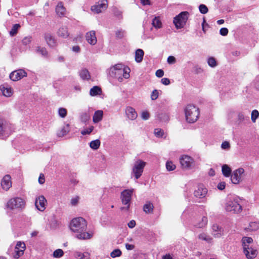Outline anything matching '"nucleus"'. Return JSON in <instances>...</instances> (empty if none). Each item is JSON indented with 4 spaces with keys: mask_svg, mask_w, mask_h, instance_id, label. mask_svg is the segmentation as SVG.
Instances as JSON below:
<instances>
[{
    "mask_svg": "<svg viewBox=\"0 0 259 259\" xmlns=\"http://www.w3.org/2000/svg\"><path fill=\"white\" fill-rule=\"evenodd\" d=\"M45 179L44 174H40L38 178V183L40 184H43L45 183Z\"/></svg>",
    "mask_w": 259,
    "mask_h": 259,
    "instance_id": "obj_62",
    "label": "nucleus"
},
{
    "mask_svg": "<svg viewBox=\"0 0 259 259\" xmlns=\"http://www.w3.org/2000/svg\"><path fill=\"white\" fill-rule=\"evenodd\" d=\"M116 36L118 38H122L125 34L124 31L122 29L118 30L116 31Z\"/></svg>",
    "mask_w": 259,
    "mask_h": 259,
    "instance_id": "obj_55",
    "label": "nucleus"
},
{
    "mask_svg": "<svg viewBox=\"0 0 259 259\" xmlns=\"http://www.w3.org/2000/svg\"><path fill=\"white\" fill-rule=\"evenodd\" d=\"M155 135L158 138L162 137L164 135V131L160 128H156L154 130Z\"/></svg>",
    "mask_w": 259,
    "mask_h": 259,
    "instance_id": "obj_48",
    "label": "nucleus"
},
{
    "mask_svg": "<svg viewBox=\"0 0 259 259\" xmlns=\"http://www.w3.org/2000/svg\"><path fill=\"white\" fill-rule=\"evenodd\" d=\"M199 9L201 13L202 14H206L208 12V9L207 7L203 4H201L199 7Z\"/></svg>",
    "mask_w": 259,
    "mask_h": 259,
    "instance_id": "obj_51",
    "label": "nucleus"
},
{
    "mask_svg": "<svg viewBox=\"0 0 259 259\" xmlns=\"http://www.w3.org/2000/svg\"><path fill=\"white\" fill-rule=\"evenodd\" d=\"M146 164L145 162L140 159L135 162L132 168V174L136 179H138L142 176Z\"/></svg>",
    "mask_w": 259,
    "mask_h": 259,
    "instance_id": "obj_9",
    "label": "nucleus"
},
{
    "mask_svg": "<svg viewBox=\"0 0 259 259\" xmlns=\"http://www.w3.org/2000/svg\"><path fill=\"white\" fill-rule=\"evenodd\" d=\"M198 238L199 240L204 241L207 243L210 244L213 242L212 238L204 232L200 233L198 236Z\"/></svg>",
    "mask_w": 259,
    "mask_h": 259,
    "instance_id": "obj_27",
    "label": "nucleus"
},
{
    "mask_svg": "<svg viewBox=\"0 0 259 259\" xmlns=\"http://www.w3.org/2000/svg\"><path fill=\"white\" fill-rule=\"evenodd\" d=\"M250 227L251 230H256L259 228V224L256 222H251L250 224Z\"/></svg>",
    "mask_w": 259,
    "mask_h": 259,
    "instance_id": "obj_57",
    "label": "nucleus"
},
{
    "mask_svg": "<svg viewBox=\"0 0 259 259\" xmlns=\"http://www.w3.org/2000/svg\"><path fill=\"white\" fill-rule=\"evenodd\" d=\"M0 89L2 92L3 95L6 97H10L13 94V90L11 87H9L8 86H2L0 87Z\"/></svg>",
    "mask_w": 259,
    "mask_h": 259,
    "instance_id": "obj_31",
    "label": "nucleus"
},
{
    "mask_svg": "<svg viewBox=\"0 0 259 259\" xmlns=\"http://www.w3.org/2000/svg\"><path fill=\"white\" fill-rule=\"evenodd\" d=\"M125 114L127 117L130 120H135L137 117V113L135 109L131 107H127L125 109Z\"/></svg>",
    "mask_w": 259,
    "mask_h": 259,
    "instance_id": "obj_21",
    "label": "nucleus"
},
{
    "mask_svg": "<svg viewBox=\"0 0 259 259\" xmlns=\"http://www.w3.org/2000/svg\"><path fill=\"white\" fill-rule=\"evenodd\" d=\"M258 117L259 112L256 109L252 110L251 113V119L252 122L255 123Z\"/></svg>",
    "mask_w": 259,
    "mask_h": 259,
    "instance_id": "obj_41",
    "label": "nucleus"
},
{
    "mask_svg": "<svg viewBox=\"0 0 259 259\" xmlns=\"http://www.w3.org/2000/svg\"><path fill=\"white\" fill-rule=\"evenodd\" d=\"M221 148L223 150H229L230 148V144L228 141H224L221 144Z\"/></svg>",
    "mask_w": 259,
    "mask_h": 259,
    "instance_id": "obj_52",
    "label": "nucleus"
},
{
    "mask_svg": "<svg viewBox=\"0 0 259 259\" xmlns=\"http://www.w3.org/2000/svg\"><path fill=\"white\" fill-rule=\"evenodd\" d=\"M180 163L182 169L189 170L194 167V160L188 155H182L179 159Z\"/></svg>",
    "mask_w": 259,
    "mask_h": 259,
    "instance_id": "obj_7",
    "label": "nucleus"
},
{
    "mask_svg": "<svg viewBox=\"0 0 259 259\" xmlns=\"http://www.w3.org/2000/svg\"><path fill=\"white\" fill-rule=\"evenodd\" d=\"M66 9L63 6V3L60 2L58 4L56 8L57 14L59 16H63L65 13Z\"/></svg>",
    "mask_w": 259,
    "mask_h": 259,
    "instance_id": "obj_33",
    "label": "nucleus"
},
{
    "mask_svg": "<svg viewBox=\"0 0 259 259\" xmlns=\"http://www.w3.org/2000/svg\"><path fill=\"white\" fill-rule=\"evenodd\" d=\"M27 76V72L23 69H18L10 74V78L13 81H18Z\"/></svg>",
    "mask_w": 259,
    "mask_h": 259,
    "instance_id": "obj_15",
    "label": "nucleus"
},
{
    "mask_svg": "<svg viewBox=\"0 0 259 259\" xmlns=\"http://www.w3.org/2000/svg\"><path fill=\"white\" fill-rule=\"evenodd\" d=\"M74 256L76 259H90L91 254L87 251L81 252L79 251H75L74 252Z\"/></svg>",
    "mask_w": 259,
    "mask_h": 259,
    "instance_id": "obj_22",
    "label": "nucleus"
},
{
    "mask_svg": "<svg viewBox=\"0 0 259 259\" xmlns=\"http://www.w3.org/2000/svg\"><path fill=\"white\" fill-rule=\"evenodd\" d=\"M47 203V200L43 195L39 196L35 199V205L36 208L40 211H43L45 210Z\"/></svg>",
    "mask_w": 259,
    "mask_h": 259,
    "instance_id": "obj_14",
    "label": "nucleus"
},
{
    "mask_svg": "<svg viewBox=\"0 0 259 259\" xmlns=\"http://www.w3.org/2000/svg\"><path fill=\"white\" fill-rule=\"evenodd\" d=\"M158 118L161 121L166 122L169 119V116L166 113H161L158 115Z\"/></svg>",
    "mask_w": 259,
    "mask_h": 259,
    "instance_id": "obj_39",
    "label": "nucleus"
},
{
    "mask_svg": "<svg viewBox=\"0 0 259 259\" xmlns=\"http://www.w3.org/2000/svg\"><path fill=\"white\" fill-rule=\"evenodd\" d=\"M58 114L62 118H64L67 115V110L64 108H60L58 110Z\"/></svg>",
    "mask_w": 259,
    "mask_h": 259,
    "instance_id": "obj_49",
    "label": "nucleus"
},
{
    "mask_svg": "<svg viewBox=\"0 0 259 259\" xmlns=\"http://www.w3.org/2000/svg\"><path fill=\"white\" fill-rule=\"evenodd\" d=\"M94 130L93 126H90L89 128L84 129L81 131V134L82 135H85L87 134H90Z\"/></svg>",
    "mask_w": 259,
    "mask_h": 259,
    "instance_id": "obj_50",
    "label": "nucleus"
},
{
    "mask_svg": "<svg viewBox=\"0 0 259 259\" xmlns=\"http://www.w3.org/2000/svg\"><path fill=\"white\" fill-rule=\"evenodd\" d=\"M212 234L215 238H221L224 235V230L217 224L212 226Z\"/></svg>",
    "mask_w": 259,
    "mask_h": 259,
    "instance_id": "obj_19",
    "label": "nucleus"
},
{
    "mask_svg": "<svg viewBox=\"0 0 259 259\" xmlns=\"http://www.w3.org/2000/svg\"><path fill=\"white\" fill-rule=\"evenodd\" d=\"M103 116V112L102 110H99L96 111L93 117V121L96 123L102 120Z\"/></svg>",
    "mask_w": 259,
    "mask_h": 259,
    "instance_id": "obj_28",
    "label": "nucleus"
},
{
    "mask_svg": "<svg viewBox=\"0 0 259 259\" xmlns=\"http://www.w3.org/2000/svg\"><path fill=\"white\" fill-rule=\"evenodd\" d=\"M25 201L18 197L11 198L6 204L7 207L11 210L22 209L25 207Z\"/></svg>",
    "mask_w": 259,
    "mask_h": 259,
    "instance_id": "obj_5",
    "label": "nucleus"
},
{
    "mask_svg": "<svg viewBox=\"0 0 259 259\" xmlns=\"http://www.w3.org/2000/svg\"><path fill=\"white\" fill-rule=\"evenodd\" d=\"M32 41V37L31 36H26L22 39V44L24 45H27L29 44Z\"/></svg>",
    "mask_w": 259,
    "mask_h": 259,
    "instance_id": "obj_53",
    "label": "nucleus"
},
{
    "mask_svg": "<svg viewBox=\"0 0 259 259\" xmlns=\"http://www.w3.org/2000/svg\"><path fill=\"white\" fill-rule=\"evenodd\" d=\"M102 93L101 89L98 86H94L91 89L90 91V95L91 96H96L101 95Z\"/></svg>",
    "mask_w": 259,
    "mask_h": 259,
    "instance_id": "obj_37",
    "label": "nucleus"
},
{
    "mask_svg": "<svg viewBox=\"0 0 259 259\" xmlns=\"http://www.w3.org/2000/svg\"><path fill=\"white\" fill-rule=\"evenodd\" d=\"M87 222L82 217L73 219L69 225L70 230L74 233L75 237L79 240H88L93 237V232L87 231Z\"/></svg>",
    "mask_w": 259,
    "mask_h": 259,
    "instance_id": "obj_1",
    "label": "nucleus"
},
{
    "mask_svg": "<svg viewBox=\"0 0 259 259\" xmlns=\"http://www.w3.org/2000/svg\"><path fill=\"white\" fill-rule=\"evenodd\" d=\"M150 117L149 113L147 111H144L141 113V118L143 120H147Z\"/></svg>",
    "mask_w": 259,
    "mask_h": 259,
    "instance_id": "obj_56",
    "label": "nucleus"
},
{
    "mask_svg": "<svg viewBox=\"0 0 259 259\" xmlns=\"http://www.w3.org/2000/svg\"><path fill=\"white\" fill-rule=\"evenodd\" d=\"M154 206L150 202H147L143 206V210L146 213H152Z\"/></svg>",
    "mask_w": 259,
    "mask_h": 259,
    "instance_id": "obj_34",
    "label": "nucleus"
},
{
    "mask_svg": "<svg viewBox=\"0 0 259 259\" xmlns=\"http://www.w3.org/2000/svg\"><path fill=\"white\" fill-rule=\"evenodd\" d=\"M244 253L247 258L252 259L256 256L257 251L255 248L250 246L249 249H247L244 252Z\"/></svg>",
    "mask_w": 259,
    "mask_h": 259,
    "instance_id": "obj_23",
    "label": "nucleus"
},
{
    "mask_svg": "<svg viewBox=\"0 0 259 259\" xmlns=\"http://www.w3.org/2000/svg\"><path fill=\"white\" fill-rule=\"evenodd\" d=\"M68 28L65 26L60 27L57 31V35L59 37L67 38L69 36Z\"/></svg>",
    "mask_w": 259,
    "mask_h": 259,
    "instance_id": "obj_25",
    "label": "nucleus"
},
{
    "mask_svg": "<svg viewBox=\"0 0 259 259\" xmlns=\"http://www.w3.org/2000/svg\"><path fill=\"white\" fill-rule=\"evenodd\" d=\"M185 118L189 123H194L199 118L200 111L198 107L192 105H187L184 109Z\"/></svg>",
    "mask_w": 259,
    "mask_h": 259,
    "instance_id": "obj_4",
    "label": "nucleus"
},
{
    "mask_svg": "<svg viewBox=\"0 0 259 259\" xmlns=\"http://www.w3.org/2000/svg\"><path fill=\"white\" fill-rule=\"evenodd\" d=\"M100 144V141L98 139H97L96 140L91 141L90 143V146L92 149L97 150L99 148Z\"/></svg>",
    "mask_w": 259,
    "mask_h": 259,
    "instance_id": "obj_38",
    "label": "nucleus"
},
{
    "mask_svg": "<svg viewBox=\"0 0 259 259\" xmlns=\"http://www.w3.org/2000/svg\"><path fill=\"white\" fill-rule=\"evenodd\" d=\"M107 7V0H100L91 7V10L95 14H99L105 11Z\"/></svg>",
    "mask_w": 259,
    "mask_h": 259,
    "instance_id": "obj_10",
    "label": "nucleus"
},
{
    "mask_svg": "<svg viewBox=\"0 0 259 259\" xmlns=\"http://www.w3.org/2000/svg\"><path fill=\"white\" fill-rule=\"evenodd\" d=\"M241 201V199L237 197H229L225 204V209L228 212L239 213L242 210Z\"/></svg>",
    "mask_w": 259,
    "mask_h": 259,
    "instance_id": "obj_3",
    "label": "nucleus"
},
{
    "mask_svg": "<svg viewBox=\"0 0 259 259\" xmlns=\"http://www.w3.org/2000/svg\"><path fill=\"white\" fill-rule=\"evenodd\" d=\"M85 39L91 45L94 46L96 44L97 41L96 32L94 30L90 31L85 34Z\"/></svg>",
    "mask_w": 259,
    "mask_h": 259,
    "instance_id": "obj_18",
    "label": "nucleus"
},
{
    "mask_svg": "<svg viewBox=\"0 0 259 259\" xmlns=\"http://www.w3.org/2000/svg\"><path fill=\"white\" fill-rule=\"evenodd\" d=\"M131 72L130 68L121 63L117 64L111 66L108 70V74L112 77L117 78L121 82L123 78L128 79Z\"/></svg>",
    "mask_w": 259,
    "mask_h": 259,
    "instance_id": "obj_2",
    "label": "nucleus"
},
{
    "mask_svg": "<svg viewBox=\"0 0 259 259\" xmlns=\"http://www.w3.org/2000/svg\"><path fill=\"white\" fill-rule=\"evenodd\" d=\"M70 131L69 124H66L58 130L57 135L59 137H62L66 135Z\"/></svg>",
    "mask_w": 259,
    "mask_h": 259,
    "instance_id": "obj_32",
    "label": "nucleus"
},
{
    "mask_svg": "<svg viewBox=\"0 0 259 259\" xmlns=\"http://www.w3.org/2000/svg\"><path fill=\"white\" fill-rule=\"evenodd\" d=\"M45 38L46 42L51 48L55 47L56 46V41L54 37L50 34H46Z\"/></svg>",
    "mask_w": 259,
    "mask_h": 259,
    "instance_id": "obj_26",
    "label": "nucleus"
},
{
    "mask_svg": "<svg viewBox=\"0 0 259 259\" xmlns=\"http://www.w3.org/2000/svg\"><path fill=\"white\" fill-rule=\"evenodd\" d=\"M222 171L223 175L226 177H229L231 176V169L227 164H224L222 166Z\"/></svg>",
    "mask_w": 259,
    "mask_h": 259,
    "instance_id": "obj_36",
    "label": "nucleus"
},
{
    "mask_svg": "<svg viewBox=\"0 0 259 259\" xmlns=\"http://www.w3.org/2000/svg\"><path fill=\"white\" fill-rule=\"evenodd\" d=\"M81 121L83 122H86L90 118V115L89 113L84 112L82 113L80 116Z\"/></svg>",
    "mask_w": 259,
    "mask_h": 259,
    "instance_id": "obj_46",
    "label": "nucleus"
},
{
    "mask_svg": "<svg viewBox=\"0 0 259 259\" xmlns=\"http://www.w3.org/2000/svg\"><path fill=\"white\" fill-rule=\"evenodd\" d=\"M243 168H239L234 170L231 176V181L233 184H238L242 181V175L244 173Z\"/></svg>",
    "mask_w": 259,
    "mask_h": 259,
    "instance_id": "obj_11",
    "label": "nucleus"
},
{
    "mask_svg": "<svg viewBox=\"0 0 259 259\" xmlns=\"http://www.w3.org/2000/svg\"><path fill=\"white\" fill-rule=\"evenodd\" d=\"M188 16L189 13L185 11L181 12L174 18V23L177 29L182 28L184 26L188 20Z\"/></svg>",
    "mask_w": 259,
    "mask_h": 259,
    "instance_id": "obj_8",
    "label": "nucleus"
},
{
    "mask_svg": "<svg viewBox=\"0 0 259 259\" xmlns=\"http://www.w3.org/2000/svg\"><path fill=\"white\" fill-rule=\"evenodd\" d=\"M134 191V189H125L121 193L120 199L123 204L126 205L125 207L120 208L121 210L125 209L128 210L130 208V203L131 200L132 196Z\"/></svg>",
    "mask_w": 259,
    "mask_h": 259,
    "instance_id": "obj_6",
    "label": "nucleus"
},
{
    "mask_svg": "<svg viewBox=\"0 0 259 259\" xmlns=\"http://www.w3.org/2000/svg\"><path fill=\"white\" fill-rule=\"evenodd\" d=\"M220 33L223 36H226L228 33V30L226 28H222L220 30Z\"/></svg>",
    "mask_w": 259,
    "mask_h": 259,
    "instance_id": "obj_59",
    "label": "nucleus"
},
{
    "mask_svg": "<svg viewBox=\"0 0 259 259\" xmlns=\"http://www.w3.org/2000/svg\"><path fill=\"white\" fill-rule=\"evenodd\" d=\"M238 119L240 121H243L245 119L244 114L242 112H239L237 114Z\"/></svg>",
    "mask_w": 259,
    "mask_h": 259,
    "instance_id": "obj_64",
    "label": "nucleus"
},
{
    "mask_svg": "<svg viewBox=\"0 0 259 259\" xmlns=\"http://www.w3.org/2000/svg\"><path fill=\"white\" fill-rule=\"evenodd\" d=\"M166 168L168 171H172L176 168V165L171 161H167L166 163Z\"/></svg>",
    "mask_w": 259,
    "mask_h": 259,
    "instance_id": "obj_43",
    "label": "nucleus"
},
{
    "mask_svg": "<svg viewBox=\"0 0 259 259\" xmlns=\"http://www.w3.org/2000/svg\"><path fill=\"white\" fill-rule=\"evenodd\" d=\"M79 76L83 80H89L91 79V75L89 70L85 68H83L79 72Z\"/></svg>",
    "mask_w": 259,
    "mask_h": 259,
    "instance_id": "obj_29",
    "label": "nucleus"
},
{
    "mask_svg": "<svg viewBox=\"0 0 259 259\" xmlns=\"http://www.w3.org/2000/svg\"><path fill=\"white\" fill-rule=\"evenodd\" d=\"M26 249V245L24 242L18 241L14 248L13 256L15 259H18L24 254Z\"/></svg>",
    "mask_w": 259,
    "mask_h": 259,
    "instance_id": "obj_12",
    "label": "nucleus"
},
{
    "mask_svg": "<svg viewBox=\"0 0 259 259\" xmlns=\"http://www.w3.org/2000/svg\"><path fill=\"white\" fill-rule=\"evenodd\" d=\"M121 255V251L119 249H114L110 253L111 256L113 258H114L116 257H119Z\"/></svg>",
    "mask_w": 259,
    "mask_h": 259,
    "instance_id": "obj_47",
    "label": "nucleus"
},
{
    "mask_svg": "<svg viewBox=\"0 0 259 259\" xmlns=\"http://www.w3.org/2000/svg\"><path fill=\"white\" fill-rule=\"evenodd\" d=\"M207 218L205 216H203L195 223L194 226L197 228H203L207 225Z\"/></svg>",
    "mask_w": 259,
    "mask_h": 259,
    "instance_id": "obj_24",
    "label": "nucleus"
},
{
    "mask_svg": "<svg viewBox=\"0 0 259 259\" xmlns=\"http://www.w3.org/2000/svg\"><path fill=\"white\" fill-rule=\"evenodd\" d=\"M161 82L165 85H167L170 84V80L167 78H163L161 79Z\"/></svg>",
    "mask_w": 259,
    "mask_h": 259,
    "instance_id": "obj_63",
    "label": "nucleus"
},
{
    "mask_svg": "<svg viewBox=\"0 0 259 259\" xmlns=\"http://www.w3.org/2000/svg\"><path fill=\"white\" fill-rule=\"evenodd\" d=\"M207 193V188L203 185L200 184L194 192V196L198 198L205 197Z\"/></svg>",
    "mask_w": 259,
    "mask_h": 259,
    "instance_id": "obj_16",
    "label": "nucleus"
},
{
    "mask_svg": "<svg viewBox=\"0 0 259 259\" xmlns=\"http://www.w3.org/2000/svg\"><path fill=\"white\" fill-rule=\"evenodd\" d=\"M155 75L158 77H161L164 75V71L161 69H158L156 71Z\"/></svg>",
    "mask_w": 259,
    "mask_h": 259,
    "instance_id": "obj_61",
    "label": "nucleus"
},
{
    "mask_svg": "<svg viewBox=\"0 0 259 259\" xmlns=\"http://www.w3.org/2000/svg\"><path fill=\"white\" fill-rule=\"evenodd\" d=\"M20 25L18 24H16L13 25L12 29L10 31V34L11 36H13L16 35L17 33L18 29L20 28Z\"/></svg>",
    "mask_w": 259,
    "mask_h": 259,
    "instance_id": "obj_45",
    "label": "nucleus"
},
{
    "mask_svg": "<svg viewBox=\"0 0 259 259\" xmlns=\"http://www.w3.org/2000/svg\"><path fill=\"white\" fill-rule=\"evenodd\" d=\"M208 65L212 68H214L217 66V63L215 58L213 57H210L207 59Z\"/></svg>",
    "mask_w": 259,
    "mask_h": 259,
    "instance_id": "obj_42",
    "label": "nucleus"
},
{
    "mask_svg": "<svg viewBox=\"0 0 259 259\" xmlns=\"http://www.w3.org/2000/svg\"><path fill=\"white\" fill-rule=\"evenodd\" d=\"M226 183L224 182L219 183L217 186V188L220 190H223L225 188Z\"/></svg>",
    "mask_w": 259,
    "mask_h": 259,
    "instance_id": "obj_60",
    "label": "nucleus"
},
{
    "mask_svg": "<svg viewBox=\"0 0 259 259\" xmlns=\"http://www.w3.org/2000/svg\"><path fill=\"white\" fill-rule=\"evenodd\" d=\"M159 96V92L157 90H154L153 91L151 95V99L152 100H155L158 98Z\"/></svg>",
    "mask_w": 259,
    "mask_h": 259,
    "instance_id": "obj_54",
    "label": "nucleus"
},
{
    "mask_svg": "<svg viewBox=\"0 0 259 259\" xmlns=\"http://www.w3.org/2000/svg\"><path fill=\"white\" fill-rule=\"evenodd\" d=\"M167 62L169 64H174L176 62V58L172 56H170L167 58Z\"/></svg>",
    "mask_w": 259,
    "mask_h": 259,
    "instance_id": "obj_58",
    "label": "nucleus"
},
{
    "mask_svg": "<svg viewBox=\"0 0 259 259\" xmlns=\"http://www.w3.org/2000/svg\"><path fill=\"white\" fill-rule=\"evenodd\" d=\"M144 51L142 49H138L135 53V61L137 63H140L143 60Z\"/></svg>",
    "mask_w": 259,
    "mask_h": 259,
    "instance_id": "obj_35",
    "label": "nucleus"
},
{
    "mask_svg": "<svg viewBox=\"0 0 259 259\" xmlns=\"http://www.w3.org/2000/svg\"><path fill=\"white\" fill-rule=\"evenodd\" d=\"M253 240L251 237H243L242 239V246L243 248V252L249 249L250 246H252Z\"/></svg>",
    "mask_w": 259,
    "mask_h": 259,
    "instance_id": "obj_20",
    "label": "nucleus"
},
{
    "mask_svg": "<svg viewBox=\"0 0 259 259\" xmlns=\"http://www.w3.org/2000/svg\"><path fill=\"white\" fill-rule=\"evenodd\" d=\"M11 126L4 120L0 119V137H7L11 133Z\"/></svg>",
    "mask_w": 259,
    "mask_h": 259,
    "instance_id": "obj_13",
    "label": "nucleus"
},
{
    "mask_svg": "<svg viewBox=\"0 0 259 259\" xmlns=\"http://www.w3.org/2000/svg\"><path fill=\"white\" fill-rule=\"evenodd\" d=\"M152 25L155 29H160L162 27V23L159 16H155L152 21Z\"/></svg>",
    "mask_w": 259,
    "mask_h": 259,
    "instance_id": "obj_30",
    "label": "nucleus"
},
{
    "mask_svg": "<svg viewBox=\"0 0 259 259\" xmlns=\"http://www.w3.org/2000/svg\"><path fill=\"white\" fill-rule=\"evenodd\" d=\"M1 186L3 190L8 191L12 186L11 178L10 175H6L1 181Z\"/></svg>",
    "mask_w": 259,
    "mask_h": 259,
    "instance_id": "obj_17",
    "label": "nucleus"
},
{
    "mask_svg": "<svg viewBox=\"0 0 259 259\" xmlns=\"http://www.w3.org/2000/svg\"><path fill=\"white\" fill-rule=\"evenodd\" d=\"M64 254V251L61 249H57L55 250L53 253V256L54 257L59 258L62 257Z\"/></svg>",
    "mask_w": 259,
    "mask_h": 259,
    "instance_id": "obj_44",
    "label": "nucleus"
},
{
    "mask_svg": "<svg viewBox=\"0 0 259 259\" xmlns=\"http://www.w3.org/2000/svg\"><path fill=\"white\" fill-rule=\"evenodd\" d=\"M36 52L44 57H46L48 55V52L46 49L44 47H37L36 49Z\"/></svg>",
    "mask_w": 259,
    "mask_h": 259,
    "instance_id": "obj_40",
    "label": "nucleus"
}]
</instances>
